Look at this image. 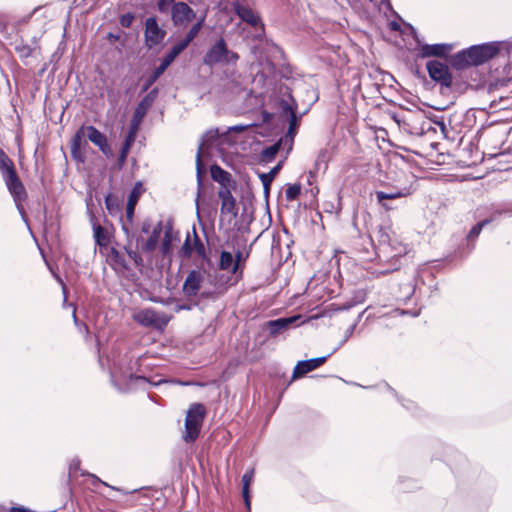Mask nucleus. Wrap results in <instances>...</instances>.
Listing matches in <instances>:
<instances>
[{
	"label": "nucleus",
	"mask_w": 512,
	"mask_h": 512,
	"mask_svg": "<svg viewBox=\"0 0 512 512\" xmlns=\"http://www.w3.org/2000/svg\"><path fill=\"white\" fill-rule=\"evenodd\" d=\"M82 475H87L88 477L91 478L92 480V485L95 486L96 484H101L103 486H106V487H109L111 489H114L116 490L115 487L113 486H110L108 483L102 481L99 477H97L95 474H92V473H88V472H83Z\"/></svg>",
	"instance_id": "46"
},
{
	"label": "nucleus",
	"mask_w": 512,
	"mask_h": 512,
	"mask_svg": "<svg viewBox=\"0 0 512 512\" xmlns=\"http://www.w3.org/2000/svg\"><path fill=\"white\" fill-rule=\"evenodd\" d=\"M299 318L300 316L278 318L266 322L265 326L269 330L271 336H276L277 334L287 330Z\"/></svg>",
	"instance_id": "15"
},
{
	"label": "nucleus",
	"mask_w": 512,
	"mask_h": 512,
	"mask_svg": "<svg viewBox=\"0 0 512 512\" xmlns=\"http://www.w3.org/2000/svg\"><path fill=\"white\" fill-rule=\"evenodd\" d=\"M161 232H162V222H159L153 228L149 238L146 241H144V243L142 244L141 248H142L143 252L151 253L156 249L158 242H159Z\"/></svg>",
	"instance_id": "21"
},
{
	"label": "nucleus",
	"mask_w": 512,
	"mask_h": 512,
	"mask_svg": "<svg viewBox=\"0 0 512 512\" xmlns=\"http://www.w3.org/2000/svg\"><path fill=\"white\" fill-rule=\"evenodd\" d=\"M431 121L437 126H439L442 132L446 130V125L442 116H434L433 118H431Z\"/></svg>",
	"instance_id": "50"
},
{
	"label": "nucleus",
	"mask_w": 512,
	"mask_h": 512,
	"mask_svg": "<svg viewBox=\"0 0 512 512\" xmlns=\"http://www.w3.org/2000/svg\"><path fill=\"white\" fill-rule=\"evenodd\" d=\"M1 175L3 177V180H4L6 186H8L20 179L16 172L15 166H12L9 169H6V171H3V173H1Z\"/></svg>",
	"instance_id": "39"
},
{
	"label": "nucleus",
	"mask_w": 512,
	"mask_h": 512,
	"mask_svg": "<svg viewBox=\"0 0 512 512\" xmlns=\"http://www.w3.org/2000/svg\"><path fill=\"white\" fill-rule=\"evenodd\" d=\"M165 36V32L157 23L155 17H149L145 22V39L152 46L159 44Z\"/></svg>",
	"instance_id": "10"
},
{
	"label": "nucleus",
	"mask_w": 512,
	"mask_h": 512,
	"mask_svg": "<svg viewBox=\"0 0 512 512\" xmlns=\"http://www.w3.org/2000/svg\"><path fill=\"white\" fill-rule=\"evenodd\" d=\"M165 72V69L159 65L152 74L145 80L142 91H147L157 80L158 78Z\"/></svg>",
	"instance_id": "33"
},
{
	"label": "nucleus",
	"mask_w": 512,
	"mask_h": 512,
	"mask_svg": "<svg viewBox=\"0 0 512 512\" xmlns=\"http://www.w3.org/2000/svg\"><path fill=\"white\" fill-rule=\"evenodd\" d=\"M10 512H32V511L23 506H13L10 508Z\"/></svg>",
	"instance_id": "58"
},
{
	"label": "nucleus",
	"mask_w": 512,
	"mask_h": 512,
	"mask_svg": "<svg viewBox=\"0 0 512 512\" xmlns=\"http://www.w3.org/2000/svg\"><path fill=\"white\" fill-rule=\"evenodd\" d=\"M12 166H14L13 161L8 157L5 151L0 148V173H3V171H6V169Z\"/></svg>",
	"instance_id": "42"
},
{
	"label": "nucleus",
	"mask_w": 512,
	"mask_h": 512,
	"mask_svg": "<svg viewBox=\"0 0 512 512\" xmlns=\"http://www.w3.org/2000/svg\"><path fill=\"white\" fill-rule=\"evenodd\" d=\"M85 138V132L84 127H81L79 130L76 131L74 136L71 139V152H75L78 148H82V144H86Z\"/></svg>",
	"instance_id": "32"
},
{
	"label": "nucleus",
	"mask_w": 512,
	"mask_h": 512,
	"mask_svg": "<svg viewBox=\"0 0 512 512\" xmlns=\"http://www.w3.org/2000/svg\"><path fill=\"white\" fill-rule=\"evenodd\" d=\"M187 47H185L180 41L177 42L170 49L168 53L162 58L160 65L166 70L171 63L175 60V58L181 54Z\"/></svg>",
	"instance_id": "27"
},
{
	"label": "nucleus",
	"mask_w": 512,
	"mask_h": 512,
	"mask_svg": "<svg viewBox=\"0 0 512 512\" xmlns=\"http://www.w3.org/2000/svg\"><path fill=\"white\" fill-rule=\"evenodd\" d=\"M219 135V132L217 129L215 130H209L205 133L204 135V140L206 141H210V140H213V139H216Z\"/></svg>",
	"instance_id": "53"
},
{
	"label": "nucleus",
	"mask_w": 512,
	"mask_h": 512,
	"mask_svg": "<svg viewBox=\"0 0 512 512\" xmlns=\"http://www.w3.org/2000/svg\"><path fill=\"white\" fill-rule=\"evenodd\" d=\"M254 480V468L247 470L242 476V496L244 499L245 507L250 512L251 500H250V484Z\"/></svg>",
	"instance_id": "22"
},
{
	"label": "nucleus",
	"mask_w": 512,
	"mask_h": 512,
	"mask_svg": "<svg viewBox=\"0 0 512 512\" xmlns=\"http://www.w3.org/2000/svg\"><path fill=\"white\" fill-rule=\"evenodd\" d=\"M243 260V253L241 251H237L236 255H235V259H234V265H233V269H232V272L233 273H236L238 268H239V263L240 261Z\"/></svg>",
	"instance_id": "51"
},
{
	"label": "nucleus",
	"mask_w": 512,
	"mask_h": 512,
	"mask_svg": "<svg viewBox=\"0 0 512 512\" xmlns=\"http://www.w3.org/2000/svg\"><path fill=\"white\" fill-rule=\"evenodd\" d=\"M105 205H106V208L109 210V212L111 213L114 209V205H115V200L114 198L112 197L111 194H108L106 197H105Z\"/></svg>",
	"instance_id": "52"
},
{
	"label": "nucleus",
	"mask_w": 512,
	"mask_h": 512,
	"mask_svg": "<svg viewBox=\"0 0 512 512\" xmlns=\"http://www.w3.org/2000/svg\"><path fill=\"white\" fill-rule=\"evenodd\" d=\"M281 107L283 111L289 113V128H288V135L294 136L296 133V129L298 126V117L296 115V108L292 107L287 101H282Z\"/></svg>",
	"instance_id": "26"
},
{
	"label": "nucleus",
	"mask_w": 512,
	"mask_h": 512,
	"mask_svg": "<svg viewBox=\"0 0 512 512\" xmlns=\"http://www.w3.org/2000/svg\"><path fill=\"white\" fill-rule=\"evenodd\" d=\"M301 193V185L298 183L288 185L285 191V197L288 201L295 200Z\"/></svg>",
	"instance_id": "40"
},
{
	"label": "nucleus",
	"mask_w": 512,
	"mask_h": 512,
	"mask_svg": "<svg viewBox=\"0 0 512 512\" xmlns=\"http://www.w3.org/2000/svg\"><path fill=\"white\" fill-rule=\"evenodd\" d=\"M133 20H134V16L131 13H127V14H124L121 16L120 24L123 27L128 28L131 26Z\"/></svg>",
	"instance_id": "47"
},
{
	"label": "nucleus",
	"mask_w": 512,
	"mask_h": 512,
	"mask_svg": "<svg viewBox=\"0 0 512 512\" xmlns=\"http://www.w3.org/2000/svg\"><path fill=\"white\" fill-rule=\"evenodd\" d=\"M16 50L20 54V56L24 58L31 56L33 51L32 48L28 45L17 46Z\"/></svg>",
	"instance_id": "48"
},
{
	"label": "nucleus",
	"mask_w": 512,
	"mask_h": 512,
	"mask_svg": "<svg viewBox=\"0 0 512 512\" xmlns=\"http://www.w3.org/2000/svg\"><path fill=\"white\" fill-rule=\"evenodd\" d=\"M392 29L398 30L399 29V25L396 22H393L392 23Z\"/></svg>",
	"instance_id": "64"
},
{
	"label": "nucleus",
	"mask_w": 512,
	"mask_h": 512,
	"mask_svg": "<svg viewBox=\"0 0 512 512\" xmlns=\"http://www.w3.org/2000/svg\"><path fill=\"white\" fill-rule=\"evenodd\" d=\"M205 414L206 410L203 404L194 403L190 406L185 418L183 439L186 442H194L198 438Z\"/></svg>",
	"instance_id": "4"
},
{
	"label": "nucleus",
	"mask_w": 512,
	"mask_h": 512,
	"mask_svg": "<svg viewBox=\"0 0 512 512\" xmlns=\"http://www.w3.org/2000/svg\"><path fill=\"white\" fill-rule=\"evenodd\" d=\"M356 323H354L353 325H351L345 332V336H344V339L342 341V343L346 342L353 334L355 328H356Z\"/></svg>",
	"instance_id": "56"
},
{
	"label": "nucleus",
	"mask_w": 512,
	"mask_h": 512,
	"mask_svg": "<svg viewBox=\"0 0 512 512\" xmlns=\"http://www.w3.org/2000/svg\"><path fill=\"white\" fill-rule=\"evenodd\" d=\"M218 197L221 200V213L229 214L232 217H237L238 208L236 205V199L232 195L229 187H221L218 191Z\"/></svg>",
	"instance_id": "12"
},
{
	"label": "nucleus",
	"mask_w": 512,
	"mask_h": 512,
	"mask_svg": "<svg viewBox=\"0 0 512 512\" xmlns=\"http://www.w3.org/2000/svg\"><path fill=\"white\" fill-rule=\"evenodd\" d=\"M153 104L146 101L144 98L137 104L134 112H133V115H135L136 117H139L141 119H144L148 110L151 108Z\"/></svg>",
	"instance_id": "36"
},
{
	"label": "nucleus",
	"mask_w": 512,
	"mask_h": 512,
	"mask_svg": "<svg viewBox=\"0 0 512 512\" xmlns=\"http://www.w3.org/2000/svg\"><path fill=\"white\" fill-rule=\"evenodd\" d=\"M133 319L140 325L145 327L161 328L168 324L169 319L163 313H158L151 308L137 311L133 315Z\"/></svg>",
	"instance_id": "6"
},
{
	"label": "nucleus",
	"mask_w": 512,
	"mask_h": 512,
	"mask_svg": "<svg viewBox=\"0 0 512 512\" xmlns=\"http://www.w3.org/2000/svg\"><path fill=\"white\" fill-rule=\"evenodd\" d=\"M203 276L200 271L192 270L188 273L183 284V293L187 297L196 296L200 290Z\"/></svg>",
	"instance_id": "14"
},
{
	"label": "nucleus",
	"mask_w": 512,
	"mask_h": 512,
	"mask_svg": "<svg viewBox=\"0 0 512 512\" xmlns=\"http://www.w3.org/2000/svg\"><path fill=\"white\" fill-rule=\"evenodd\" d=\"M202 146L203 145L199 146L198 151H197V155H196V178H197V199H196V203L197 204H198V199H199L200 195L203 192L202 175L205 172V167H204V164L202 162Z\"/></svg>",
	"instance_id": "24"
},
{
	"label": "nucleus",
	"mask_w": 512,
	"mask_h": 512,
	"mask_svg": "<svg viewBox=\"0 0 512 512\" xmlns=\"http://www.w3.org/2000/svg\"><path fill=\"white\" fill-rule=\"evenodd\" d=\"M328 167V152L327 150H321L317 158L315 160V169L316 171L323 170L325 171Z\"/></svg>",
	"instance_id": "37"
},
{
	"label": "nucleus",
	"mask_w": 512,
	"mask_h": 512,
	"mask_svg": "<svg viewBox=\"0 0 512 512\" xmlns=\"http://www.w3.org/2000/svg\"><path fill=\"white\" fill-rule=\"evenodd\" d=\"M84 130H86V136L89 141H91L94 145H96L100 151L106 155H111V148L108 144L107 137L105 134H103L101 131H99L96 127L89 125L87 127H84Z\"/></svg>",
	"instance_id": "11"
},
{
	"label": "nucleus",
	"mask_w": 512,
	"mask_h": 512,
	"mask_svg": "<svg viewBox=\"0 0 512 512\" xmlns=\"http://www.w3.org/2000/svg\"><path fill=\"white\" fill-rule=\"evenodd\" d=\"M232 131L240 132L244 130V126L236 125L230 128Z\"/></svg>",
	"instance_id": "60"
},
{
	"label": "nucleus",
	"mask_w": 512,
	"mask_h": 512,
	"mask_svg": "<svg viewBox=\"0 0 512 512\" xmlns=\"http://www.w3.org/2000/svg\"><path fill=\"white\" fill-rule=\"evenodd\" d=\"M239 60L238 53L229 50L223 38L218 39L203 56V63L206 66H236Z\"/></svg>",
	"instance_id": "3"
},
{
	"label": "nucleus",
	"mask_w": 512,
	"mask_h": 512,
	"mask_svg": "<svg viewBox=\"0 0 512 512\" xmlns=\"http://www.w3.org/2000/svg\"><path fill=\"white\" fill-rule=\"evenodd\" d=\"M134 139H131L130 137H125V140L123 142L120 155L118 158L119 165H123L127 159L128 153L134 143Z\"/></svg>",
	"instance_id": "35"
},
{
	"label": "nucleus",
	"mask_w": 512,
	"mask_h": 512,
	"mask_svg": "<svg viewBox=\"0 0 512 512\" xmlns=\"http://www.w3.org/2000/svg\"><path fill=\"white\" fill-rule=\"evenodd\" d=\"M175 2V0H159L158 1V10L160 13H168L170 6Z\"/></svg>",
	"instance_id": "45"
},
{
	"label": "nucleus",
	"mask_w": 512,
	"mask_h": 512,
	"mask_svg": "<svg viewBox=\"0 0 512 512\" xmlns=\"http://www.w3.org/2000/svg\"><path fill=\"white\" fill-rule=\"evenodd\" d=\"M142 121H143V119L136 117L135 115H132V118L130 121V126H129V131H128L126 137H130L131 139L135 140L137 132L140 128Z\"/></svg>",
	"instance_id": "38"
},
{
	"label": "nucleus",
	"mask_w": 512,
	"mask_h": 512,
	"mask_svg": "<svg viewBox=\"0 0 512 512\" xmlns=\"http://www.w3.org/2000/svg\"><path fill=\"white\" fill-rule=\"evenodd\" d=\"M331 354L327 356L312 358L308 360L299 361L293 370V379L300 378L324 364Z\"/></svg>",
	"instance_id": "9"
},
{
	"label": "nucleus",
	"mask_w": 512,
	"mask_h": 512,
	"mask_svg": "<svg viewBox=\"0 0 512 512\" xmlns=\"http://www.w3.org/2000/svg\"><path fill=\"white\" fill-rule=\"evenodd\" d=\"M169 11L175 26H184L195 17L194 11L185 2H174Z\"/></svg>",
	"instance_id": "8"
},
{
	"label": "nucleus",
	"mask_w": 512,
	"mask_h": 512,
	"mask_svg": "<svg viewBox=\"0 0 512 512\" xmlns=\"http://www.w3.org/2000/svg\"><path fill=\"white\" fill-rule=\"evenodd\" d=\"M137 363L138 360H135L133 363L130 360L127 363L123 359L111 369V382L120 392L127 393L137 389L146 390L148 387H156L162 383L174 382L173 380L169 381L163 378L155 380L154 378H147L144 375L137 374L134 372V366Z\"/></svg>",
	"instance_id": "1"
},
{
	"label": "nucleus",
	"mask_w": 512,
	"mask_h": 512,
	"mask_svg": "<svg viewBox=\"0 0 512 512\" xmlns=\"http://www.w3.org/2000/svg\"><path fill=\"white\" fill-rule=\"evenodd\" d=\"M428 74L432 80L438 82L443 87H450L452 84V75L449 72V68L446 64L437 61L430 60L426 64Z\"/></svg>",
	"instance_id": "7"
},
{
	"label": "nucleus",
	"mask_w": 512,
	"mask_h": 512,
	"mask_svg": "<svg viewBox=\"0 0 512 512\" xmlns=\"http://www.w3.org/2000/svg\"><path fill=\"white\" fill-rule=\"evenodd\" d=\"M6 187L9 191V193L11 194V196L16 204L17 209L19 210V212L21 214H24V209H23L22 203L27 198V192H26V189H25L22 181L19 179L16 182H14Z\"/></svg>",
	"instance_id": "16"
},
{
	"label": "nucleus",
	"mask_w": 512,
	"mask_h": 512,
	"mask_svg": "<svg viewBox=\"0 0 512 512\" xmlns=\"http://www.w3.org/2000/svg\"><path fill=\"white\" fill-rule=\"evenodd\" d=\"M80 467V460L79 459H73L69 466L70 474L76 470H78Z\"/></svg>",
	"instance_id": "57"
},
{
	"label": "nucleus",
	"mask_w": 512,
	"mask_h": 512,
	"mask_svg": "<svg viewBox=\"0 0 512 512\" xmlns=\"http://www.w3.org/2000/svg\"><path fill=\"white\" fill-rule=\"evenodd\" d=\"M122 229H123V231L125 232V234H126L127 236H129V229H128V227H127V225H126V224H123V225H122Z\"/></svg>",
	"instance_id": "63"
},
{
	"label": "nucleus",
	"mask_w": 512,
	"mask_h": 512,
	"mask_svg": "<svg viewBox=\"0 0 512 512\" xmlns=\"http://www.w3.org/2000/svg\"><path fill=\"white\" fill-rule=\"evenodd\" d=\"M499 50V42L474 45L453 55L451 58V65L457 70H461L469 66H478L496 56Z\"/></svg>",
	"instance_id": "2"
},
{
	"label": "nucleus",
	"mask_w": 512,
	"mask_h": 512,
	"mask_svg": "<svg viewBox=\"0 0 512 512\" xmlns=\"http://www.w3.org/2000/svg\"><path fill=\"white\" fill-rule=\"evenodd\" d=\"M142 193V184L140 182L136 183L135 186L132 188L129 197L128 202L126 206V218L129 224L133 222L134 217V211L135 207L137 205V202L141 196Z\"/></svg>",
	"instance_id": "17"
},
{
	"label": "nucleus",
	"mask_w": 512,
	"mask_h": 512,
	"mask_svg": "<svg viewBox=\"0 0 512 512\" xmlns=\"http://www.w3.org/2000/svg\"><path fill=\"white\" fill-rule=\"evenodd\" d=\"M73 320H74L75 325L78 326L79 323H78V318L76 316V308L75 307H73Z\"/></svg>",
	"instance_id": "62"
},
{
	"label": "nucleus",
	"mask_w": 512,
	"mask_h": 512,
	"mask_svg": "<svg viewBox=\"0 0 512 512\" xmlns=\"http://www.w3.org/2000/svg\"><path fill=\"white\" fill-rule=\"evenodd\" d=\"M353 306H354V303L347 302V303H344V304L340 305L337 310H341V311L349 310Z\"/></svg>",
	"instance_id": "59"
},
{
	"label": "nucleus",
	"mask_w": 512,
	"mask_h": 512,
	"mask_svg": "<svg viewBox=\"0 0 512 512\" xmlns=\"http://www.w3.org/2000/svg\"><path fill=\"white\" fill-rule=\"evenodd\" d=\"M234 257L232 253L228 251H222L220 255L219 267L221 270L233 269Z\"/></svg>",
	"instance_id": "34"
},
{
	"label": "nucleus",
	"mask_w": 512,
	"mask_h": 512,
	"mask_svg": "<svg viewBox=\"0 0 512 512\" xmlns=\"http://www.w3.org/2000/svg\"><path fill=\"white\" fill-rule=\"evenodd\" d=\"M91 222L93 228V237L96 245L101 248H106L110 243L108 232L99 223H96L93 218H91Z\"/></svg>",
	"instance_id": "20"
},
{
	"label": "nucleus",
	"mask_w": 512,
	"mask_h": 512,
	"mask_svg": "<svg viewBox=\"0 0 512 512\" xmlns=\"http://www.w3.org/2000/svg\"><path fill=\"white\" fill-rule=\"evenodd\" d=\"M281 169V162H279L275 167H273L268 173H263L260 175V179L262 181L264 191L267 194L269 191V187L274 179V177L277 175L279 170Z\"/></svg>",
	"instance_id": "28"
},
{
	"label": "nucleus",
	"mask_w": 512,
	"mask_h": 512,
	"mask_svg": "<svg viewBox=\"0 0 512 512\" xmlns=\"http://www.w3.org/2000/svg\"><path fill=\"white\" fill-rule=\"evenodd\" d=\"M410 194L409 189H394L389 192L376 191V199L386 210H390L391 207L385 203V200H393L401 197H405Z\"/></svg>",
	"instance_id": "18"
},
{
	"label": "nucleus",
	"mask_w": 512,
	"mask_h": 512,
	"mask_svg": "<svg viewBox=\"0 0 512 512\" xmlns=\"http://www.w3.org/2000/svg\"><path fill=\"white\" fill-rule=\"evenodd\" d=\"M231 6L241 21L254 27L256 30L260 29L262 32L264 31V24L254 7V0H232Z\"/></svg>",
	"instance_id": "5"
},
{
	"label": "nucleus",
	"mask_w": 512,
	"mask_h": 512,
	"mask_svg": "<svg viewBox=\"0 0 512 512\" xmlns=\"http://www.w3.org/2000/svg\"><path fill=\"white\" fill-rule=\"evenodd\" d=\"M193 247L190 244V235L188 234L186 240L181 248L182 256L185 258H190L192 256Z\"/></svg>",
	"instance_id": "44"
},
{
	"label": "nucleus",
	"mask_w": 512,
	"mask_h": 512,
	"mask_svg": "<svg viewBox=\"0 0 512 512\" xmlns=\"http://www.w3.org/2000/svg\"><path fill=\"white\" fill-rule=\"evenodd\" d=\"M193 235H194V245H193V250H195V252L201 256V257H205L206 256V248H205V245L203 244V242L201 241V239L199 238V236L197 235L195 229H193Z\"/></svg>",
	"instance_id": "41"
},
{
	"label": "nucleus",
	"mask_w": 512,
	"mask_h": 512,
	"mask_svg": "<svg viewBox=\"0 0 512 512\" xmlns=\"http://www.w3.org/2000/svg\"><path fill=\"white\" fill-rule=\"evenodd\" d=\"M383 253L389 254L391 257L401 256L406 253L405 247L395 238H392L391 246L388 251H382Z\"/></svg>",
	"instance_id": "30"
},
{
	"label": "nucleus",
	"mask_w": 512,
	"mask_h": 512,
	"mask_svg": "<svg viewBox=\"0 0 512 512\" xmlns=\"http://www.w3.org/2000/svg\"><path fill=\"white\" fill-rule=\"evenodd\" d=\"M203 20L198 21L195 23L188 33L186 34L185 38L180 40V42L185 46L188 47V45L195 39V37L198 35L199 31L202 28Z\"/></svg>",
	"instance_id": "29"
},
{
	"label": "nucleus",
	"mask_w": 512,
	"mask_h": 512,
	"mask_svg": "<svg viewBox=\"0 0 512 512\" xmlns=\"http://www.w3.org/2000/svg\"><path fill=\"white\" fill-rule=\"evenodd\" d=\"M58 280H59V281L61 282V284H62V289H63V294H64V300H63V302H64V304H65V303H66V301H67V297H66V287H65V285L63 284V282L61 281V279H60V278H58Z\"/></svg>",
	"instance_id": "61"
},
{
	"label": "nucleus",
	"mask_w": 512,
	"mask_h": 512,
	"mask_svg": "<svg viewBox=\"0 0 512 512\" xmlns=\"http://www.w3.org/2000/svg\"><path fill=\"white\" fill-rule=\"evenodd\" d=\"M278 151H279V145L278 144L271 145L269 147H266L262 151V157L265 160L270 161V160L274 159V157L276 156Z\"/></svg>",
	"instance_id": "43"
},
{
	"label": "nucleus",
	"mask_w": 512,
	"mask_h": 512,
	"mask_svg": "<svg viewBox=\"0 0 512 512\" xmlns=\"http://www.w3.org/2000/svg\"><path fill=\"white\" fill-rule=\"evenodd\" d=\"M150 229H151V221L149 219L144 220L141 225L142 233L149 234Z\"/></svg>",
	"instance_id": "54"
},
{
	"label": "nucleus",
	"mask_w": 512,
	"mask_h": 512,
	"mask_svg": "<svg viewBox=\"0 0 512 512\" xmlns=\"http://www.w3.org/2000/svg\"><path fill=\"white\" fill-rule=\"evenodd\" d=\"M501 215V212L499 211H496L494 212L489 218H486L480 222H478L476 225H474L472 227V229L470 230L468 236H467V239L468 241H475V239L479 236V234L481 233L482 229L488 225L489 223H491L492 221L496 220L499 216Z\"/></svg>",
	"instance_id": "25"
},
{
	"label": "nucleus",
	"mask_w": 512,
	"mask_h": 512,
	"mask_svg": "<svg viewBox=\"0 0 512 512\" xmlns=\"http://www.w3.org/2000/svg\"><path fill=\"white\" fill-rule=\"evenodd\" d=\"M451 44H423L419 47L418 56L421 58L428 57H446L452 50Z\"/></svg>",
	"instance_id": "13"
},
{
	"label": "nucleus",
	"mask_w": 512,
	"mask_h": 512,
	"mask_svg": "<svg viewBox=\"0 0 512 512\" xmlns=\"http://www.w3.org/2000/svg\"><path fill=\"white\" fill-rule=\"evenodd\" d=\"M157 95H158V88H153L152 90H150L143 98L150 102V103H154L156 98H157Z\"/></svg>",
	"instance_id": "49"
},
{
	"label": "nucleus",
	"mask_w": 512,
	"mask_h": 512,
	"mask_svg": "<svg viewBox=\"0 0 512 512\" xmlns=\"http://www.w3.org/2000/svg\"><path fill=\"white\" fill-rule=\"evenodd\" d=\"M210 174L211 178L219 183L221 187H229L232 182L231 174L217 164L211 165Z\"/></svg>",
	"instance_id": "19"
},
{
	"label": "nucleus",
	"mask_w": 512,
	"mask_h": 512,
	"mask_svg": "<svg viewBox=\"0 0 512 512\" xmlns=\"http://www.w3.org/2000/svg\"><path fill=\"white\" fill-rule=\"evenodd\" d=\"M81 149L82 148H78L77 150H75V152H71V155L75 160L84 162L85 157H84Z\"/></svg>",
	"instance_id": "55"
},
{
	"label": "nucleus",
	"mask_w": 512,
	"mask_h": 512,
	"mask_svg": "<svg viewBox=\"0 0 512 512\" xmlns=\"http://www.w3.org/2000/svg\"><path fill=\"white\" fill-rule=\"evenodd\" d=\"M394 233L390 230L389 227H379L376 232V238L378 241L380 251H388L389 246H391L392 238L394 237Z\"/></svg>",
	"instance_id": "23"
},
{
	"label": "nucleus",
	"mask_w": 512,
	"mask_h": 512,
	"mask_svg": "<svg viewBox=\"0 0 512 512\" xmlns=\"http://www.w3.org/2000/svg\"><path fill=\"white\" fill-rule=\"evenodd\" d=\"M172 246V227L169 226L165 230V234L161 243V253L163 256H166L170 253Z\"/></svg>",
	"instance_id": "31"
}]
</instances>
